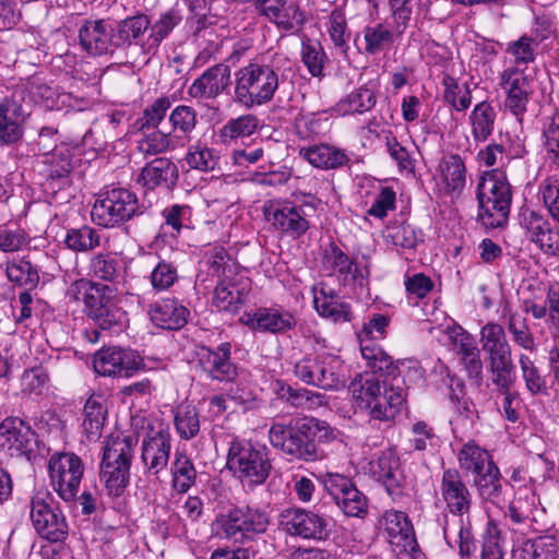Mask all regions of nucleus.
I'll use <instances>...</instances> for the list:
<instances>
[{
    "instance_id": "1",
    "label": "nucleus",
    "mask_w": 559,
    "mask_h": 559,
    "mask_svg": "<svg viewBox=\"0 0 559 559\" xmlns=\"http://www.w3.org/2000/svg\"><path fill=\"white\" fill-rule=\"evenodd\" d=\"M348 393L356 413H364L373 419L391 420L402 411L406 393L401 384H384L374 373H361L355 377Z\"/></svg>"
},
{
    "instance_id": "2",
    "label": "nucleus",
    "mask_w": 559,
    "mask_h": 559,
    "mask_svg": "<svg viewBox=\"0 0 559 559\" xmlns=\"http://www.w3.org/2000/svg\"><path fill=\"white\" fill-rule=\"evenodd\" d=\"M440 495L449 512L459 515V518L445 520L444 539L451 547L457 544L461 557L468 558L475 551V544L471 527L464 524L462 516L469 512L472 493L456 469L449 468L443 472Z\"/></svg>"
},
{
    "instance_id": "3",
    "label": "nucleus",
    "mask_w": 559,
    "mask_h": 559,
    "mask_svg": "<svg viewBox=\"0 0 559 559\" xmlns=\"http://www.w3.org/2000/svg\"><path fill=\"white\" fill-rule=\"evenodd\" d=\"M136 439L123 432L107 437L103 450L99 477L108 495L120 496L130 476V466Z\"/></svg>"
},
{
    "instance_id": "4",
    "label": "nucleus",
    "mask_w": 559,
    "mask_h": 559,
    "mask_svg": "<svg viewBox=\"0 0 559 559\" xmlns=\"http://www.w3.org/2000/svg\"><path fill=\"white\" fill-rule=\"evenodd\" d=\"M277 88L278 75L267 64L250 62L235 73V99L246 108L271 102Z\"/></svg>"
},
{
    "instance_id": "5",
    "label": "nucleus",
    "mask_w": 559,
    "mask_h": 559,
    "mask_svg": "<svg viewBox=\"0 0 559 559\" xmlns=\"http://www.w3.org/2000/svg\"><path fill=\"white\" fill-rule=\"evenodd\" d=\"M478 219L486 228L503 226L509 216L511 190L502 173L486 174L478 183Z\"/></svg>"
},
{
    "instance_id": "6",
    "label": "nucleus",
    "mask_w": 559,
    "mask_h": 559,
    "mask_svg": "<svg viewBox=\"0 0 559 559\" xmlns=\"http://www.w3.org/2000/svg\"><path fill=\"white\" fill-rule=\"evenodd\" d=\"M227 465L241 480L259 485L269 477L272 460L265 445L235 440L229 447Z\"/></svg>"
},
{
    "instance_id": "7",
    "label": "nucleus",
    "mask_w": 559,
    "mask_h": 559,
    "mask_svg": "<svg viewBox=\"0 0 559 559\" xmlns=\"http://www.w3.org/2000/svg\"><path fill=\"white\" fill-rule=\"evenodd\" d=\"M261 213L270 229L281 237L298 239L310 229V222L302 206L285 198L265 200Z\"/></svg>"
},
{
    "instance_id": "8",
    "label": "nucleus",
    "mask_w": 559,
    "mask_h": 559,
    "mask_svg": "<svg viewBox=\"0 0 559 559\" xmlns=\"http://www.w3.org/2000/svg\"><path fill=\"white\" fill-rule=\"evenodd\" d=\"M140 212L138 197L127 188H111L102 191L93 205L91 216L103 227L120 225Z\"/></svg>"
},
{
    "instance_id": "9",
    "label": "nucleus",
    "mask_w": 559,
    "mask_h": 559,
    "mask_svg": "<svg viewBox=\"0 0 559 559\" xmlns=\"http://www.w3.org/2000/svg\"><path fill=\"white\" fill-rule=\"evenodd\" d=\"M270 522L264 511L238 508L218 515L213 525L218 535L236 543H243L265 533Z\"/></svg>"
},
{
    "instance_id": "10",
    "label": "nucleus",
    "mask_w": 559,
    "mask_h": 559,
    "mask_svg": "<svg viewBox=\"0 0 559 559\" xmlns=\"http://www.w3.org/2000/svg\"><path fill=\"white\" fill-rule=\"evenodd\" d=\"M480 343L483 350L489 355L492 382L500 389H508L513 365L503 328L498 323H487L480 330Z\"/></svg>"
},
{
    "instance_id": "11",
    "label": "nucleus",
    "mask_w": 559,
    "mask_h": 559,
    "mask_svg": "<svg viewBox=\"0 0 559 559\" xmlns=\"http://www.w3.org/2000/svg\"><path fill=\"white\" fill-rule=\"evenodd\" d=\"M335 438L333 430L325 423L313 417L298 419L292 426L288 454L307 462L322 457L316 442H330Z\"/></svg>"
},
{
    "instance_id": "12",
    "label": "nucleus",
    "mask_w": 559,
    "mask_h": 559,
    "mask_svg": "<svg viewBox=\"0 0 559 559\" xmlns=\"http://www.w3.org/2000/svg\"><path fill=\"white\" fill-rule=\"evenodd\" d=\"M48 469L58 496L66 502L74 501L85 471L82 459L72 452L56 453L49 459Z\"/></svg>"
},
{
    "instance_id": "13",
    "label": "nucleus",
    "mask_w": 559,
    "mask_h": 559,
    "mask_svg": "<svg viewBox=\"0 0 559 559\" xmlns=\"http://www.w3.org/2000/svg\"><path fill=\"white\" fill-rule=\"evenodd\" d=\"M31 520L37 533L50 542H61L68 535V524L48 491H37L31 501Z\"/></svg>"
},
{
    "instance_id": "14",
    "label": "nucleus",
    "mask_w": 559,
    "mask_h": 559,
    "mask_svg": "<svg viewBox=\"0 0 559 559\" xmlns=\"http://www.w3.org/2000/svg\"><path fill=\"white\" fill-rule=\"evenodd\" d=\"M500 87L506 94V109L521 121L534 92L533 78L523 69L510 67L500 74Z\"/></svg>"
},
{
    "instance_id": "15",
    "label": "nucleus",
    "mask_w": 559,
    "mask_h": 559,
    "mask_svg": "<svg viewBox=\"0 0 559 559\" xmlns=\"http://www.w3.org/2000/svg\"><path fill=\"white\" fill-rule=\"evenodd\" d=\"M143 366L142 357L130 348L103 347L94 355L93 367L104 377L129 378Z\"/></svg>"
},
{
    "instance_id": "16",
    "label": "nucleus",
    "mask_w": 559,
    "mask_h": 559,
    "mask_svg": "<svg viewBox=\"0 0 559 559\" xmlns=\"http://www.w3.org/2000/svg\"><path fill=\"white\" fill-rule=\"evenodd\" d=\"M321 481L346 515L362 518L367 514V498L349 478L337 473H326L322 476Z\"/></svg>"
},
{
    "instance_id": "17",
    "label": "nucleus",
    "mask_w": 559,
    "mask_h": 559,
    "mask_svg": "<svg viewBox=\"0 0 559 559\" xmlns=\"http://www.w3.org/2000/svg\"><path fill=\"white\" fill-rule=\"evenodd\" d=\"M34 443V432L19 417H8L0 423V460L27 457Z\"/></svg>"
},
{
    "instance_id": "18",
    "label": "nucleus",
    "mask_w": 559,
    "mask_h": 559,
    "mask_svg": "<svg viewBox=\"0 0 559 559\" xmlns=\"http://www.w3.org/2000/svg\"><path fill=\"white\" fill-rule=\"evenodd\" d=\"M171 449L170 432L162 421H155L147 428L142 441L141 459L148 472L157 475L164 471L169 461Z\"/></svg>"
},
{
    "instance_id": "19",
    "label": "nucleus",
    "mask_w": 559,
    "mask_h": 559,
    "mask_svg": "<svg viewBox=\"0 0 559 559\" xmlns=\"http://www.w3.org/2000/svg\"><path fill=\"white\" fill-rule=\"evenodd\" d=\"M284 530L304 539L324 540L329 537V521L317 512L305 509H290L283 513Z\"/></svg>"
},
{
    "instance_id": "20",
    "label": "nucleus",
    "mask_w": 559,
    "mask_h": 559,
    "mask_svg": "<svg viewBox=\"0 0 559 559\" xmlns=\"http://www.w3.org/2000/svg\"><path fill=\"white\" fill-rule=\"evenodd\" d=\"M239 320L251 331L271 334H284L297 323L294 313L282 307H261L245 312Z\"/></svg>"
},
{
    "instance_id": "21",
    "label": "nucleus",
    "mask_w": 559,
    "mask_h": 559,
    "mask_svg": "<svg viewBox=\"0 0 559 559\" xmlns=\"http://www.w3.org/2000/svg\"><path fill=\"white\" fill-rule=\"evenodd\" d=\"M27 116L21 92L15 91L0 102V144L15 145L22 140Z\"/></svg>"
},
{
    "instance_id": "22",
    "label": "nucleus",
    "mask_w": 559,
    "mask_h": 559,
    "mask_svg": "<svg viewBox=\"0 0 559 559\" xmlns=\"http://www.w3.org/2000/svg\"><path fill=\"white\" fill-rule=\"evenodd\" d=\"M379 524L394 550L401 552L413 549L415 534L413 525L404 512L388 510L381 516Z\"/></svg>"
},
{
    "instance_id": "23",
    "label": "nucleus",
    "mask_w": 559,
    "mask_h": 559,
    "mask_svg": "<svg viewBox=\"0 0 559 559\" xmlns=\"http://www.w3.org/2000/svg\"><path fill=\"white\" fill-rule=\"evenodd\" d=\"M81 47L92 56H102L112 50L114 27L105 20H88L79 29Z\"/></svg>"
},
{
    "instance_id": "24",
    "label": "nucleus",
    "mask_w": 559,
    "mask_h": 559,
    "mask_svg": "<svg viewBox=\"0 0 559 559\" xmlns=\"http://www.w3.org/2000/svg\"><path fill=\"white\" fill-rule=\"evenodd\" d=\"M440 193L459 197L466 185V168L463 159L455 154L445 155L440 160L435 175Z\"/></svg>"
},
{
    "instance_id": "25",
    "label": "nucleus",
    "mask_w": 559,
    "mask_h": 559,
    "mask_svg": "<svg viewBox=\"0 0 559 559\" xmlns=\"http://www.w3.org/2000/svg\"><path fill=\"white\" fill-rule=\"evenodd\" d=\"M522 226L528 239L550 255H559V228L534 211L523 214Z\"/></svg>"
},
{
    "instance_id": "26",
    "label": "nucleus",
    "mask_w": 559,
    "mask_h": 559,
    "mask_svg": "<svg viewBox=\"0 0 559 559\" xmlns=\"http://www.w3.org/2000/svg\"><path fill=\"white\" fill-rule=\"evenodd\" d=\"M313 306L319 316L335 323L352 319L350 306L341 300L337 293L328 283L320 282L312 287Z\"/></svg>"
},
{
    "instance_id": "27",
    "label": "nucleus",
    "mask_w": 559,
    "mask_h": 559,
    "mask_svg": "<svg viewBox=\"0 0 559 559\" xmlns=\"http://www.w3.org/2000/svg\"><path fill=\"white\" fill-rule=\"evenodd\" d=\"M31 98L38 105L50 110H84L88 103L74 97L70 93L60 92L57 86L45 83H33L28 90Z\"/></svg>"
},
{
    "instance_id": "28",
    "label": "nucleus",
    "mask_w": 559,
    "mask_h": 559,
    "mask_svg": "<svg viewBox=\"0 0 559 559\" xmlns=\"http://www.w3.org/2000/svg\"><path fill=\"white\" fill-rule=\"evenodd\" d=\"M259 12L284 31L298 28L305 15L296 3L287 0H254Z\"/></svg>"
},
{
    "instance_id": "29",
    "label": "nucleus",
    "mask_w": 559,
    "mask_h": 559,
    "mask_svg": "<svg viewBox=\"0 0 559 559\" xmlns=\"http://www.w3.org/2000/svg\"><path fill=\"white\" fill-rule=\"evenodd\" d=\"M114 290L108 286V292L102 298H97L86 311V314L103 330L121 331L128 321L127 312L117 306L112 298Z\"/></svg>"
},
{
    "instance_id": "30",
    "label": "nucleus",
    "mask_w": 559,
    "mask_h": 559,
    "mask_svg": "<svg viewBox=\"0 0 559 559\" xmlns=\"http://www.w3.org/2000/svg\"><path fill=\"white\" fill-rule=\"evenodd\" d=\"M453 349L461 356L468 374L477 378L481 372V360L474 337L462 326L452 323L445 329Z\"/></svg>"
},
{
    "instance_id": "31",
    "label": "nucleus",
    "mask_w": 559,
    "mask_h": 559,
    "mask_svg": "<svg viewBox=\"0 0 559 559\" xmlns=\"http://www.w3.org/2000/svg\"><path fill=\"white\" fill-rule=\"evenodd\" d=\"M249 283L243 278L226 276L221 280L213 294V305L221 311L237 312L247 299Z\"/></svg>"
},
{
    "instance_id": "32",
    "label": "nucleus",
    "mask_w": 559,
    "mask_h": 559,
    "mask_svg": "<svg viewBox=\"0 0 559 559\" xmlns=\"http://www.w3.org/2000/svg\"><path fill=\"white\" fill-rule=\"evenodd\" d=\"M229 67L218 63L209 68L200 78L194 80L188 93L193 98H215L229 85Z\"/></svg>"
},
{
    "instance_id": "33",
    "label": "nucleus",
    "mask_w": 559,
    "mask_h": 559,
    "mask_svg": "<svg viewBox=\"0 0 559 559\" xmlns=\"http://www.w3.org/2000/svg\"><path fill=\"white\" fill-rule=\"evenodd\" d=\"M230 344L222 343L216 349L200 348L198 355L202 368L216 380H229L236 374V368L230 361Z\"/></svg>"
},
{
    "instance_id": "34",
    "label": "nucleus",
    "mask_w": 559,
    "mask_h": 559,
    "mask_svg": "<svg viewBox=\"0 0 559 559\" xmlns=\"http://www.w3.org/2000/svg\"><path fill=\"white\" fill-rule=\"evenodd\" d=\"M189 309L174 298H164L155 302L150 309L152 322L168 330H178L182 328L189 318Z\"/></svg>"
},
{
    "instance_id": "35",
    "label": "nucleus",
    "mask_w": 559,
    "mask_h": 559,
    "mask_svg": "<svg viewBox=\"0 0 559 559\" xmlns=\"http://www.w3.org/2000/svg\"><path fill=\"white\" fill-rule=\"evenodd\" d=\"M370 472L385 486L389 493H394L402 486L404 480L400 459L396 453L389 449L370 462Z\"/></svg>"
},
{
    "instance_id": "36",
    "label": "nucleus",
    "mask_w": 559,
    "mask_h": 559,
    "mask_svg": "<svg viewBox=\"0 0 559 559\" xmlns=\"http://www.w3.org/2000/svg\"><path fill=\"white\" fill-rule=\"evenodd\" d=\"M299 156L312 166L321 169L342 167L349 162V157L344 150L329 144L301 147Z\"/></svg>"
},
{
    "instance_id": "37",
    "label": "nucleus",
    "mask_w": 559,
    "mask_h": 559,
    "mask_svg": "<svg viewBox=\"0 0 559 559\" xmlns=\"http://www.w3.org/2000/svg\"><path fill=\"white\" fill-rule=\"evenodd\" d=\"M376 103L374 90L369 84H365L341 98L333 107V110L335 115L341 117L362 115L371 110Z\"/></svg>"
},
{
    "instance_id": "38",
    "label": "nucleus",
    "mask_w": 559,
    "mask_h": 559,
    "mask_svg": "<svg viewBox=\"0 0 559 559\" xmlns=\"http://www.w3.org/2000/svg\"><path fill=\"white\" fill-rule=\"evenodd\" d=\"M497 111L491 103L483 100L474 106L468 116L471 134L475 142L488 140L495 130Z\"/></svg>"
},
{
    "instance_id": "39",
    "label": "nucleus",
    "mask_w": 559,
    "mask_h": 559,
    "mask_svg": "<svg viewBox=\"0 0 559 559\" xmlns=\"http://www.w3.org/2000/svg\"><path fill=\"white\" fill-rule=\"evenodd\" d=\"M105 399L102 395H91L83 408V432L88 441H96L102 436L106 420Z\"/></svg>"
},
{
    "instance_id": "40",
    "label": "nucleus",
    "mask_w": 559,
    "mask_h": 559,
    "mask_svg": "<svg viewBox=\"0 0 559 559\" xmlns=\"http://www.w3.org/2000/svg\"><path fill=\"white\" fill-rule=\"evenodd\" d=\"M185 145L186 141L181 135L155 130L144 134L138 147L144 155H158L182 148Z\"/></svg>"
},
{
    "instance_id": "41",
    "label": "nucleus",
    "mask_w": 559,
    "mask_h": 559,
    "mask_svg": "<svg viewBox=\"0 0 559 559\" xmlns=\"http://www.w3.org/2000/svg\"><path fill=\"white\" fill-rule=\"evenodd\" d=\"M320 371L321 381H319V388L323 390H340L345 386L348 372L340 356L323 353Z\"/></svg>"
},
{
    "instance_id": "42",
    "label": "nucleus",
    "mask_w": 559,
    "mask_h": 559,
    "mask_svg": "<svg viewBox=\"0 0 559 559\" xmlns=\"http://www.w3.org/2000/svg\"><path fill=\"white\" fill-rule=\"evenodd\" d=\"M475 485L483 500L500 506L503 501L502 481L499 468L495 463L475 477Z\"/></svg>"
},
{
    "instance_id": "43",
    "label": "nucleus",
    "mask_w": 559,
    "mask_h": 559,
    "mask_svg": "<svg viewBox=\"0 0 559 559\" xmlns=\"http://www.w3.org/2000/svg\"><path fill=\"white\" fill-rule=\"evenodd\" d=\"M321 264L328 275H337L344 280L354 271L353 260L334 242H330L323 248Z\"/></svg>"
},
{
    "instance_id": "44",
    "label": "nucleus",
    "mask_w": 559,
    "mask_h": 559,
    "mask_svg": "<svg viewBox=\"0 0 559 559\" xmlns=\"http://www.w3.org/2000/svg\"><path fill=\"white\" fill-rule=\"evenodd\" d=\"M459 465L462 469L478 475L493 463L489 453L474 441H468L457 453Z\"/></svg>"
},
{
    "instance_id": "45",
    "label": "nucleus",
    "mask_w": 559,
    "mask_h": 559,
    "mask_svg": "<svg viewBox=\"0 0 559 559\" xmlns=\"http://www.w3.org/2000/svg\"><path fill=\"white\" fill-rule=\"evenodd\" d=\"M176 178V166L167 158H155L141 173V181L148 189H154Z\"/></svg>"
},
{
    "instance_id": "46",
    "label": "nucleus",
    "mask_w": 559,
    "mask_h": 559,
    "mask_svg": "<svg viewBox=\"0 0 559 559\" xmlns=\"http://www.w3.org/2000/svg\"><path fill=\"white\" fill-rule=\"evenodd\" d=\"M171 483L178 492H187L195 483L197 471L190 457L181 452L175 454L171 464Z\"/></svg>"
},
{
    "instance_id": "47",
    "label": "nucleus",
    "mask_w": 559,
    "mask_h": 559,
    "mask_svg": "<svg viewBox=\"0 0 559 559\" xmlns=\"http://www.w3.org/2000/svg\"><path fill=\"white\" fill-rule=\"evenodd\" d=\"M108 292V285L97 284L92 281L80 278L74 281L67 290V297L73 301H82L85 307V312L90 309L92 304Z\"/></svg>"
},
{
    "instance_id": "48",
    "label": "nucleus",
    "mask_w": 559,
    "mask_h": 559,
    "mask_svg": "<svg viewBox=\"0 0 559 559\" xmlns=\"http://www.w3.org/2000/svg\"><path fill=\"white\" fill-rule=\"evenodd\" d=\"M181 16L175 9H170L163 14L151 26V33L144 45L147 51L155 49L170 34V32L180 23Z\"/></svg>"
},
{
    "instance_id": "49",
    "label": "nucleus",
    "mask_w": 559,
    "mask_h": 559,
    "mask_svg": "<svg viewBox=\"0 0 559 559\" xmlns=\"http://www.w3.org/2000/svg\"><path fill=\"white\" fill-rule=\"evenodd\" d=\"M44 163L49 166L50 177H64L73 168V148L66 144L58 145L51 153L44 154Z\"/></svg>"
},
{
    "instance_id": "50",
    "label": "nucleus",
    "mask_w": 559,
    "mask_h": 559,
    "mask_svg": "<svg viewBox=\"0 0 559 559\" xmlns=\"http://www.w3.org/2000/svg\"><path fill=\"white\" fill-rule=\"evenodd\" d=\"M185 162L191 169L211 171L216 167L218 156L214 150L201 142H197L188 147Z\"/></svg>"
},
{
    "instance_id": "51",
    "label": "nucleus",
    "mask_w": 559,
    "mask_h": 559,
    "mask_svg": "<svg viewBox=\"0 0 559 559\" xmlns=\"http://www.w3.org/2000/svg\"><path fill=\"white\" fill-rule=\"evenodd\" d=\"M175 427L182 439L190 440L200 430L199 414L194 406L180 405L175 414Z\"/></svg>"
},
{
    "instance_id": "52",
    "label": "nucleus",
    "mask_w": 559,
    "mask_h": 559,
    "mask_svg": "<svg viewBox=\"0 0 559 559\" xmlns=\"http://www.w3.org/2000/svg\"><path fill=\"white\" fill-rule=\"evenodd\" d=\"M66 246L72 251H88L99 246V235L90 226L70 229L64 237Z\"/></svg>"
},
{
    "instance_id": "53",
    "label": "nucleus",
    "mask_w": 559,
    "mask_h": 559,
    "mask_svg": "<svg viewBox=\"0 0 559 559\" xmlns=\"http://www.w3.org/2000/svg\"><path fill=\"white\" fill-rule=\"evenodd\" d=\"M396 193L390 187L379 186L372 194V200L366 214L377 219H383L395 209Z\"/></svg>"
},
{
    "instance_id": "54",
    "label": "nucleus",
    "mask_w": 559,
    "mask_h": 559,
    "mask_svg": "<svg viewBox=\"0 0 559 559\" xmlns=\"http://www.w3.org/2000/svg\"><path fill=\"white\" fill-rule=\"evenodd\" d=\"M359 344L362 358L374 372L381 371L391 373L393 361L374 341H359Z\"/></svg>"
},
{
    "instance_id": "55",
    "label": "nucleus",
    "mask_w": 559,
    "mask_h": 559,
    "mask_svg": "<svg viewBox=\"0 0 559 559\" xmlns=\"http://www.w3.org/2000/svg\"><path fill=\"white\" fill-rule=\"evenodd\" d=\"M258 128V119L253 115L239 116L229 120L219 131L221 138L227 142L251 135Z\"/></svg>"
},
{
    "instance_id": "56",
    "label": "nucleus",
    "mask_w": 559,
    "mask_h": 559,
    "mask_svg": "<svg viewBox=\"0 0 559 559\" xmlns=\"http://www.w3.org/2000/svg\"><path fill=\"white\" fill-rule=\"evenodd\" d=\"M88 267L94 277L112 282L119 275L120 262L110 253H98L91 259Z\"/></svg>"
},
{
    "instance_id": "57",
    "label": "nucleus",
    "mask_w": 559,
    "mask_h": 559,
    "mask_svg": "<svg viewBox=\"0 0 559 559\" xmlns=\"http://www.w3.org/2000/svg\"><path fill=\"white\" fill-rule=\"evenodd\" d=\"M519 364L526 389L534 395L547 394L546 379L539 373L534 361L528 356L522 354L520 355Z\"/></svg>"
},
{
    "instance_id": "58",
    "label": "nucleus",
    "mask_w": 559,
    "mask_h": 559,
    "mask_svg": "<svg viewBox=\"0 0 559 559\" xmlns=\"http://www.w3.org/2000/svg\"><path fill=\"white\" fill-rule=\"evenodd\" d=\"M169 122L175 132H180L185 141L189 140V134L197 127L195 110L186 105L177 106L169 115Z\"/></svg>"
},
{
    "instance_id": "59",
    "label": "nucleus",
    "mask_w": 559,
    "mask_h": 559,
    "mask_svg": "<svg viewBox=\"0 0 559 559\" xmlns=\"http://www.w3.org/2000/svg\"><path fill=\"white\" fill-rule=\"evenodd\" d=\"M325 59V52L320 43L312 40L302 43L301 60L312 76L322 74Z\"/></svg>"
},
{
    "instance_id": "60",
    "label": "nucleus",
    "mask_w": 559,
    "mask_h": 559,
    "mask_svg": "<svg viewBox=\"0 0 559 559\" xmlns=\"http://www.w3.org/2000/svg\"><path fill=\"white\" fill-rule=\"evenodd\" d=\"M7 276L10 282L20 286H35L38 274L28 261L13 260L7 264Z\"/></svg>"
},
{
    "instance_id": "61",
    "label": "nucleus",
    "mask_w": 559,
    "mask_h": 559,
    "mask_svg": "<svg viewBox=\"0 0 559 559\" xmlns=\"http://www.w3.org/2000/svg\"><path fill=\"white\" fill-rule=\"evenodd\" d=\"M480 559H504L500 531L492 521L488 522L483 536Z\"/></svg>"
},
{
    "instance_id": "62",
    "label": "nucleus",
    "mask_w": 559,
    "mask_h": 559,
    "mask_svg": "<svg viewBox=\"0 0 559 559\" xmlns=\"http://www.w3.org/2000/svg\"><path fill=\"white\" fill-rule=\"evenodd\" d=\"M385 145L390 157L394 159L401 173H415V159L406 146L391 133L385 136Z\"/></svg>"
},
{
    "instance_id": "63",
    "label": "nucleus",
    "mask_w": 559,
    "mask_h": 559,
    "mask_svg": "<svg viewBox=\"0 0 559 559\" xmlns=\"http://www.w3.org/2000/svg\"><path fill=\"white\" fill-rule=\"evenodd\" d=\"M150 21L145 15L126 19L119 24L117 45L138 40L148 28Z\"/></svg>"
},
{
    "instance_id": "64",
    "label": "nucleus",
    "mask_w": 559,
    "mask_h": 559,
    "mask_svg": "<svg viewBox=\"0 0 559 559\" xmlns=\"http://www.w3.org/2000/svg\"><path fill=\"white\" fill-rule=\"evenodd\" d=\"M444 99L456 110H466L472 103L471 91L467 85L459 84L453 79L444 81Z\"/></svg>"
}]
</instances>
